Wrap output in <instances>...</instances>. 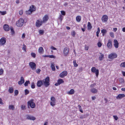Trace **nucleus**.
I'll return each mask as SVG.
<instances>
[{"mask_svg": "<svg viewBox=\"0 0 125 125\" xmlns=\"http://www.w3.org/2000/svg\"><path fill=\"white\" fill-rule=\"evenodd\" d=\"M50 79L49 77H47L43 80H39L37 82V85L38 87H41L42 84H44L46 87H47L49 85Z\"/></svg>", "mask_w": 125, "mask_h": 125, "instance_id": "nucleus-1", "label": "nucleus"}, {"mask_svg": "<svg viewBox=\"0 0 125 125\" xmlns=\"http://www.w3.org/2000/svg\"><path fill=\"white\" fill-rule=\"evenodd\" d=\"M36 10L35 7L33 5H32L30 7L29 10L26 11V13L27 15H30L32 12L35 11Z\"/></svg>", "mask_w": 125, "mask_h": 125, "instance_id": "nucleus-2", "label": "nucleus"}, {"mask_svg": "<svg viewBox=\"0 0 125 125\" xmlns=\"http://www.w3.org/2000/svg\"><path fill=\"white\" fill-rule=\"evenodd\" d=\"M24 22V21L23 19L21 18L17 21L16 25L18 27H21L23 25Z\"/></svg>", "mask_w": 125, "mask_h": 125, "instance_id": "nucleus-3", "label": "nucleus"}, {"mask_svg": "<svg viewBox=\"0 0 125 125\" xmlns=\"http://www.w3.org/2000/svg\"><path fill=\"white\" fill-rule=\"evenodd\" d=\"M33 101V100L31 99L28 102V105L32 108H34L35 106V104Z\"/></svg>", "mask_w": 125, "mask_h": 125, "instance_id": "nucleus-4", "label": "nucleus"}, {"mask_svg": "<svg viewBox=\"0 0 125 125\" xmlns=\"http://www.w3.org/2000/svg\"><path fill=\"white\" fill-rule=\"evenodd\" d=\"M51 102H50V104L52 106H54L55 104L56 99L55 97H52L51 98Z\"/></svg>", "mask_w": 125, "mask_h": 125, "instance_id": "nucleus-5", "label": "nucleus"}, {"mask_svg": "<svg viewBox=\"0 0 125 125\" xmlns=\"http://www.w3.org/2000/svg\"><path fill=\"white\" fill-rule=\"evenodd\" d=\"M29 65L33 70H35L36 69V65L35 63L33 62H31L29 63Z\"/></svg>", "mask_w": 125, "mask_h": 125, "instance_id": "nucleus-6", "label": "nucleus"}, {"mask_svg": "<svg viewBox=\"0 0 125 125\" xmlns=\"http://www.w3.org/2000/svg\"><path fill=\"white\" fill-rule=\"evenodd\" d=\"M93 73H95V74L97 77L99 74V70L96 69L95 67H94L91 69Z\"/></svg>", "mask_w": 125, "mask_h": 125, "instance_id": "nucleus-7", "label": "nucleus"}, {"mask_svg": "<svg viewBox=\"0 0 125 125\" xmlns=\"http://www.w3.org/2000/svg\"><path fill=\"white\" fill-rule=\"evenodd\" d=\"M117 56V54L116 53H112L109 55L108 58L110 59H113L116 58Z\"/></svg>", "mask_w": 125, "mask_h": 125, "instance_id": "nucleus-8", "label": "nucleus"}, {"mask_svg": "<svg viewBox=\"0 0 125 125\" xmlns=\"http://www.w3.org/2000/svg\"><path fill=\"white\" fill-rule=\"evenodd\" d=\"M43 23V22L41 20H38L37 21L36 23V26L37 27H39L42 25Z\"/></svg>", "mask_w": 125, "mask_h": 125, "instance_id": "nucleus-9", "label": "nucleus"}, {"mask_svg": "<svg viewBox=\"0 0 125 125\" xmlns=\"http://www.w3.org/2000/svg\"><path fill=\"white\" fill-rule=\"evenodd\" d=\"M67 74V72L66 71H63L60 74L59 76L61 78H62L64 76H66Z\"/></svg>", "mask_w": 125, "mask_h": 125, "instance_id": "nucleus-10", "label": "nucleus"}, {"mask_svg": "<svg viewBox=\"0 0 125 125\" xmlns=\"http://www.w3.org/2000/svg\"><path fill=\"white\" fill-rule=\"evenodd\" d=\"M26 116L27 119L34 120L36 119V118L34 117L29 115H26Z\"/></svg>", "mask_w": 125, "mask_h": 125, "instance_id": "nucleus-11", "label": "nucleus"}, {"mask_svg": "<svg viewBox=\"0 0 125 125\" xmlns=\"http://www.w3.org/2000/svg\"><path fill=\"white\" fill-rule=\"evenodd\" d=\"M108 19V17L105 15H103L102 18V21L103 22H105L107 21Z\"/></svg>", "mask_w": 125, "mask_h": 125, "instance_id": "nucleus-12", "label": "nucleus"}, {"mask_svg": "<svg viewBox=\"0 0 125 125\" xmlns=\"http://www.w3.org/2000/svg\"><path fill=\"white\" fill-rule=\"evenodd\" d=\"M63 53L65 56H66L68 54H69V49L67 47H65L64 49Z\"/></svg>", "mask_w": 125, "mask_h": 125, "instance_id": "nucleus-13", "label": "nucleus"}, {"mask_svg": "<svg viewBox=\"0 0 125 125\" xmlns=\"http://www.w3.org/2000/svg\"><path fill=\"white\" fill-rule=\"evenodd\" d=\"M4 30L6 31H8L10 30V27L7 24H4L3 26Z\"/></svg>", "mask_w": 125, "mask_h": 125, "instance_id": "nucleus-14", "label": "nucleus"}, {"mask_svg": "<svg viewBox=\"0 0 125 125\" xmlns=\"http://www.w3.org/2000/svg\"><path fill=\"white\" fill-rule=\"evenodd\" d=\"M48 17L47 15H45L43 17L42 21L43 23H44L46 22L48 19Z\"/></svg>", "mask_w": 125, "mask_h": 125, "instance_id": "nucleus-15", "label": "nucleus"}, {"mask_svg": "<svg viewBox=\"0 0 125 125\" xmlns=\"http://www.w3.org/2000/svg\"><path fill=\"white\" fill-rule=\"evenodd\" d=\"M24 80L23 77L22 76L21 77L20 81L18 82V84L19 85H21L22 84L24 83Z\"/></svg>", "mask_w": 125, "mask_h": 125, "instance_id": "nucleus-16", "label": "nucleus"}, {"mask_svg": "<svg viewBox=\"0 0 125 125\" xmlns=\"http://www.w3.org/2000/svg\"><path fill=\"white\" fill-rule=\"evenodd\" d=\"M6 42V40L5 38H2L0 40V45H2L4 44Z\"/></svg>", "mask_w": 125, "mask_h": 125, "instance_id": "nucleus-17", "label": "nucleus"}, {"mask_svg": "<svg viewBox=\"0 0 125 125\" xmlns=\"http://www.w3.org/2000/svg\"><path fill=\"white\" fill-rule=\"evenodd\" d=\"M107 46L109 49H111L112 47V41L111 40H109L107 44Z\"/></svg>", "mask_w": 125, "mask_h": 125, "instance_id": "nucleus-18", "label": "nucleus"}, {"mask_svg": "<svg viewBox=\"0 0 125 125\" xmlns=\"http://www.w3.org/2000/svg\"><path fill=\"white\" fill-rule=\"evenodd\" d=\"M125 96V95L124 94H119L116 96V98L117 99H120Z\"/></svg>", "mask_w": 125, "mask_h": 125, "instance_id": "nucleus-19", "label": "nucleus"}, {"mask_svg": "<svg viewBox=\"0 0 125 125\" xmlns=\"http://www.w3.org/2000/svg\"><path fill=\"white\" fill-rule=\"evenodd\" d=\"M114 46L115 47V48H117L118 47L119 43L116 40H114Z\"/></svg>", "mask_w": 125, "mask_h": 125, "instance_id": "nucleus-20", "label": "nucleus"}, {"mask_svg": "<svg viewBox=\"0 0 125 125\" xmlns=\"http://www.w3.org/2000/svg\"><path fill=\"white\" fill-rule=\"evenodd\" d=\"M91 91L94 94H96L98 92V90L94 88H92L91 90Z\"/></svg>", "mask_w": 125, "mask_h": 125, "instance_id": "nucleus-21", "label": "nucleus"}, {"mask_svg": "<svg viewBox=\"0 0 125 125\" xmlns=\"http://www.w3.org/2000/svg\"><path fill=\"white\" fill-rule=\"evenodd\" d=\"M51 67L53 71H55V64L53 63L52 62L51 63Z\"/></svg>", "mask_w": 125, "mask_h": 125, "instance_id": "nucleus-22", "label": "nucleus"}, {"mask_svg": "<svg viewBox=\"0 0 125 125\" xmlns=\"http://www.w3.org/2000/svg\"><path fill=\"white\" fill-rule=\"evenodd\" d=\"M92 26L91 24V23L89 22H88L87 24V29L88 30H90L92 28Z\"/></svg>", "mask_w": 125, "mask_h": 125, "instance_id": "nucleus-23", "label": "nucleus"}, {"mask_svg": "<svg viewBox=\"0 0 125 125\" xmlns=\"http://www.w3.org/2000/svg\"><path fill=\"white\" fill-rule=\"evenodd\" d=\"M43 51V49L42 47H40L38 49V52L39 53H42Z\"/></svg>", "mask_w": 125, "mask_h": 125, "instance_id": "nucleus-24", "label": "nucleus"}, {"mask_svg": "<svg viewBox=\"0 0 125 125\" xmlns=\"http://www.w3.org/2000/svg\"><path fill=\"white\" fill-rule=\"evenodd\" d=\"M100 54L101 55L99 56V58L100 61H102L104 58V55L101 53H100Z\"/></svg>", "mask_w": 125, "mask_h": 125, "instance_id": "nucleus-25", "label": "nucleus"}, {"mask_svg": "<svg viewBox=\"0 0 125 125\" xmlns=\"http://www.w3.org/2000/svg\"><path fill=\"white\" fill-rule=\"evenodd\" d=\"M81 17L80 16H77L76 17V21L78 22L80 21L81 20Z\"/></svg>", "mask_w": 125, "mask_h": 125, "instance_id": "nucleus-26", "label": "nucleus"}, {"mask_svg": "<svg viewBox=\"0 0 125 125\" xmlns=\"http://www.w3.org/2000/svg\"><path fill=\"white\" fill-rule=\"evenodd\" d=\"M74 93V91L73 89H71L70 91L68 92V94H73Z\"/></svg>", "mask_w": 125, "mask_h": 125, "instance_id": "nucleus-27", "label": "nucleus"}, {"mask_svg": "<svg viewBox=\"0 0 125 125\" xmlns=\"http://www.w3.org/2000/svg\"><path fill=\"white\" fill-rule=\"evenodd\" d=\"M9 109L10 110H13L14 109V107L13 105H10L9 106Z\"/></svg>", "mask_w": 125, "mask_h": 125, "instance_id": "nucleus-28", "label": "nucleus"}, {"mask_svg": "<svg viewBox=\"0 0 125 125\" xmlns=\"http://www.w3.org/2000/svg\"><path fill=\"white\" fill-rule=\"evenodd\" d=\"M101 32L103 33V36L104 35L105 33L107 32V31L104 29H102L101 31Z\"/></svg>", "mask_w": 125, "mask_h": 125, "instance_id": "nucleus-29", "label": "nucleus"}, {"mask_svg": "<svg viewBox=\"0 0 125 125\" xmlns=\"http://www.w3.org/2000/svg\"><path fill=\"white\" fill-rule=\"evenodd\" d=\"M57 82L59 83L60 84L64 82V81H63V80L61 79H58Z\"/></svg>", "mask_w": 125, "mask_h": 125, "instance_id": "nucleus-30", "label": "nucleus"}, {"mask_svg": "<svg viewBox=\"0 0 125 125\" xmlns=\"http://www.w3.org/2000/svg\"><path fill=\"white\" fill-rule=\"evenodd\" d=\"M100 30L99 27H98L97 29V31L96 32V36L97 37H99V34L100 32Z\"/></svg>", "mask_w": 125, "mask_h": 125, "instance_id": "nucleus-31", "label": "nucleus"}, {"mask_svg": "<svg viewBox=\"0 0 125 125\" xmlns=\"http://www.w3.org/2000/svg\"><path fill=\"white\" fill-rule=\"evenodd\" d=\"M8 91L10 93H12L13 91V88L12 87L10 88L8 90Z\"/></svg>", "mask_w": 125, "mask_h": 125, "instance_id": "nucleus-32", "label": "nucleus"}, {"mask_svg": "<svg viewBox=\"0 0 125 125\" xmlns=\"http://www.w3.org/2000/svg\"><path fill=\"white\" fill-rule=\"evenodd\" d=\"M119 81L120 83H124V80L123 78H120L119 79Z\"/></svg>", "mask_w": 125, "mask_h": 125, "instance_id": "nucleus-33", "label": "nucleus"}, {"mask_svg": "<svg viewBox=\"0 0 125 125\" xmlns=\"http://www.w3.org/2000/svg\"><path fill=\"white\" fill-rule=\"evenodd\" d=\"M120 66L121 67H125V62H122L120 64Z\"/></svg>", "mask_w": 125, "mask_h": 125, "instance_id": "nucleus-34", "label": "nucleus"}, {"mask_svg": "<svg viewBox=\"0 0 125 125\" xmlns=\"http://www.w3.org/2000/svg\"><path fill=\"white\" fill-rule=\"evenodd\" d=\"M30 82L29 81H26L24 84V85L25 86H27L28 85V84L30 83Z\"/></svg>", "mask_w": 125, "mask_h": 125, "instance_id": "nucleus-35", "label": "nucleus"}, {"mask_svg": "<svg viewBox=\"0 0 125 125\" xmlns=\"http://www.w3.org/2000/svg\"><path fill=\"white\" fill-rule=\"evenodd\" d=\"M71 35L73 37H74L76 34L75 32L74 31H73L71 32Z\"/></svg>", "mask_w": 125, "mask_h": 125, "instance_id": "nucleus-36", "label": "nucleus"}, {"mask_svg": "<svg viewBox=\"0 0 125 125\" xmlns=\"http://www.w3.org/2000/svg\"><path fill=\"white\" fill-rule=\"evenodd\" d=\"M110 36L112 38H114V33L112 32H111L110 33Z\"/></svg>", "mask_w": 125, "mask_h": 125, "instance_id": "nucleus-37", "label": "nucleus"}, {"mask_svg": "<svg viewBox=\"0 0 125 125\" xmlns=\"http://www.w3.org/2000/svg\"><path fill=\"white\" fill-rule=\"evenodd\" d=\"M31 56L34 58H35V57L36 54L35 53L33 52H31Z\"/></svg>", "mask_w": 125, "mask_h": 125, "instance_id": "nucleus-38", "label": "nucleus"}, {"mask_svg": "<svg viewBox=\"0 0 125 125\" xmlns=\"http://www.w3.org/2000/svg\"><path fill=\"white\" fill-rule=\"evenodd\" d=\"M74 65L75 67H76L78 66V65L76 63L75 61H73Z\"/></svg>", "mask_w": 125, "mask_h": 125, "instance_id": "nucleus-39", "label": "nucleus"}, {"mask_svg": "<svg viewBox=\"0 0 125 125\" xmlns=\"http://www.w3.org/2000/svg\"><path fill=\"white\" fill-rule=\"evenodd\" d=\"M0 13L1 15H4L6 14V11H0Z\"/></svg>", "mask_w": 125, "mask_h": 125, "instance_id": "nucleus-40", "label": "nucleus"}, {"mask_svg": "<svg viewBox=\"0 0 125 125\" xmlns=\"http://www.w3.org/2000/svg\"><path fill=\"white\" fill-rule=\"evenodd\" d=\"M10 29L11 31V34H13L14 33L13 28L12 27H11L10 28Z\"/></svg>", "mask_w": 125, "mask_h": 125, "instance_id": "nucleus-41", "label": "nucleus"}, {"mask_svg": "<svg viewBox=\"0 0 125 125\" xmlns=\"http://www.w3.org/2000/svg\"><path fill=\"white\" fill-rule=\"evenodd\" d=\"M40 34L41 35H42L44 34V31L42 30H40L39 31Z\"/></svg>", "mask_w": 125, "mask_h": 125, "instance_id": "nucleus-42", "label": "nucleus"}, {"mask_svg": "<svg viewBox=\"0 0 125 125\" xmlns=\"http://www.w3.org/2000/svg\"><path fill=\"white\" fill-rule=\"evenodd\" d=\"M25 95H27L29 93V91H28L27 89H25Z\"/></svg>", "mask_w": 125, "mask_h": 125, "instance_id": "nucleus-43", "label": "nucleus"}, {"mask_svg": "<svg viewBox=\"0 0 125 125\" xmlns=\"http://www.w3.org/2000/svg\"><path fill=\"white\" fill-rule=\"evenodd\" d=\"M22 49L25 52H26V45H23V47L22 48Z\"/></svg>", "mask_w": 125, "mask_h": 125, "instance_id": "nucleus-44", "label": "nucleus"}, {"mask_svg": "<svg viewBox=\"0 0 125 125\" xmlns=\"http://www.w3.org/2000/svg\"><path fill=\"white\" fill-rule=\"evenodd\" d=\"M31 87L32 89H34L35 88V85L34 83H32L31 86Z\"/></svg>", "mask_w": 125, "mask_h": 125, "instance_id": "nucleus-45", "label": "nucleus"}, {"mask_svg": "<svg viewBox=\"0 0 125 125\" xmlns=\"http://www.w3.org/2000/svg\"><path fill=\"white\" fill-rule=\"evenodd\" d=\"M3 69H0V75H2L3 73Z\"/></svg>", "mask_w": 125, "mask_h": 125, "instance_id": "nucleus-46", "label": "nucleus"}, {"mask_svg": "<svg viewBox=\"0 0 125 125\" xmlns=\"http://www.w3.org/2000/svg\"><path fill=\"white\" fill-rule=\"evenodd\" d=\"M18 94V91L17 90H16L15 91L14 95H17Z\"/></svg>", "mask_w": 125, "mask_h": 125, "instance_id": "nucleus-47", "label": "nucleus"}, {"mask_svg": "<svg viewBox=\"0 0 125 125\" xmlns=\"http://www.w3.org/2000/svg\"><path fill=\"white\" fill-rule=\"evenodd\" d=\"M49 57L51 58H55V56L53 55H49Z\"/></svg>", "mask_w": 125, "mask_h": 125, "instance_id": "nucleus-48", "label": "nucleus"}, {"mask_svg": "<svg viewBox=\"0 0 125 125\" xmlns=\"http://www.w3.org/2000/svg\"><path fill=\"white\" fill-rule=\"evenodd\" d=\"M62 18H63L62 16V15H60L59 16V19L61 21H62Z\"/></svg>", "mask_w": 125, "mask_h": 125, "instance_id": "nucleus-49", "label": "nucleus"}, {"mask_svg": "<svg viewBox=\"0 0 125 125\" xmlns=\"http://www.w3.org/2000/svg\"><path fill=\"white\" fill-rule=\"evenodd\" d=\"M96 84V83H94L93 84H92L90 85V87L92 88H93L94 87Z\"/></svg>", "mask_w": 125, "mask_h": 125, "instance_id": "nucleus-50", "label": "nucleus"}, {"mask_svg": "<svg viewBox=\"0 0 125 125\" xmlns=\"http://www.w3.org/2000/svg\"><path fill=\"white\" fill-rule=\"evenodd\" d=\"M97 45L99 47H100L101 46L102 44L101 42H99L98 43Z\"/></svg>", "mask_w": 125, "mask_h": 125, "instance_id": "nucleus-51", "label": "nucleus"}, {"mask_svg": "<svg viewBox=\"0 0 125 125\" xmlns=\"http://www.w3.org/2000/svg\"><path fill=\"white\" fill-rule=\"evenodd\" d=\"M41 70L39 69H37L36 70V72L37 73H39Z\"/></svg>", "mask_w": 125, "mask_h": 125, "instance_id": "nucleus-52", "label": "nucleus"}, {"mask_svg": "<svg viewBox=\"0 0 125 125\" xmlns=\"http://www.w3.org/2000/svg\"><path fill=\"white\" fill-rule=\"evenodd\" d=\"M61 12L62 15H65V12L63 11H61Z\"/></svg>", "mask_w": 125, "mask_h": 125, "instance_id": "nucleus-53", "label": "nucleus"}, {"mask_svg": "<svg viewBox=\"0 0 125 125\" xmlns=\"http://www.w3.org/2000/svg\"><path fill=\"white\" fill-rule=\"evenodd\" d=\"M23 13V11L22 10H21L19 11V14L21 15Z\"/></svg>", "mask_w": 125, "mask_h": 125, "instance_id": "nucleus-54", "label": "nucleus"}, {"mask_svg": "<svg viewBox=\"0 0 125 125\" xmlns=\"http://www.w3.org/2000/svg\"><path fill=\"white\" fill-rule=\"evenodd\" d=\"M114 118L116 120H117L118 118V117L116 116H113Z\"/></svg>", "mask_w": 125, "mask_h": 125, "instance_id": "nucleus-55", "label": "nucleus"}, {"mask_svg": "<svg viewBox=\"0 0 125 125\" xmlns=\"http://www.w3.org/2000/svg\"><path fill=\"white\" fill-rule=\"evenodd\" d=\"M21 108L22 110H24L25 108V106L22 105L21 106Z\"/></svg>", "mask_w": 125, "mask_h": 125, "instance_id": "nucleus-56", "label": "nucleus"}, {"mask_svg": "<svg viewBox=\"0 0 125 125\" xmlns=\"http://www.w3.org/2000/svg\"><path fill=\"white\" fill-rule=\"evenodd\" d=\"M25 33H23L22 35V39H24L25 38Z\"/></svg>", "mask_w": 125, "mask_h": 125, "instance_id": "nucleus-57", "label": "nucleus"}, {"mask_svg": "<svg viewBox=\"0 0 125 125\" xmlns=\"http://www.w3.org/2000/svg\"><path fill=\"white\" fill-rule=\"evenodd\" d=\"M51 49L54 50H57V49L56 48L54 47L53 46L51 47Z\"/></svg>", "mask_w": 125, "mask_h": 125, "instance_id": "nucleus-58", "label": "nucleus"}, {"mask_svg": "<svg viewBox=\"0 0 125 125\" xmlns=\"http://www.w3.org/2000/svg\"><path fill=\"white\" fill-rule=\"evenodd\" d=\"M0 104H3V103L2 102V100L0 98Z\"/></svg>", "mask_w": 125, "mask_h": 125, "instance_id": "nucleus-59", "label": "nucleus"}, {"mask_svg": "<svg viewBox=\"0 0 125 125\" xmlns=\"http://www.w3.org/2000/svg\"><path fill=\"white\" fill-rule=\"evenodd\" d=\"M104 100L105 101V103H107L108 102V100L106 98H104Z\"/></svg>", "mask_w": 125, "mask_h": 125, "instance_id": "nucleus-60", "label": "nucleus"}, {"mask_svg": "<svg viewBox=\"0 0 125 125\" xmlns=\"http://www.w3.org/2000/svg\"><path fill=\"white\" fill-rule=\"evenodd\" d=\"M60 84H59V83L58 82L57 83H56L55 84V85L56 86H57L59 85Z\"/></svg>", "mask_w": 125, "mask_h": 125, "instance_id": "nucleus-61", "label": "nucleus"}, {"mask_svg": "<svg viewBox=\"0 0 125 125\" xmlns=\"http://www.w3.org/2000/svg\"><path fill=\"white\" fill-rule=\"evenodd\" d=\"M96 99V97L95 96H93L92 97V100H94Z\"/></svg>", "mask_w": 125, "mask_h": 125, "instance_id": "nucleus-62", "label": "nucleus"}, {"mask_svg": "<svg viewBox=\"0 0 125 125\" xmlns=\"http://www.w3.org/2000/svg\"><path fill=\"white\" fill-rule=\"evenodd\" d=\"M113 30L115 32L117 31V28H115L113 29Z\"/></svg>", "mask_w": 125, "mask_h": 125, "instance_id": "nucleus-63", "label": "nucleus"}, {"mask_svg": "<svg viewBox=\"0 0 125 125\" xmlns=\"http://www.w3.org/2000/svg\"><path fill=\"white\" fill-rule=\"evenodd\" d=\"M122 73L123 76H125V72L124 71H122Z\"/></svg>", "mask_w": 125, "mask_h": 125, "instance_id": "nucleus-64", "label": "nucleus"}]
</instances>
